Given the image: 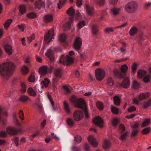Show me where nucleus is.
Segmentation results:
<instances>
[{
	"label": "nucleus",
	"mask_w": 151,
	"mask_h": 151,
	"mask_svg": "<svg viewBox=\"0 0 151 151\" xmlns=\"http://www.w3.org/2000/svg\"><path fill=\"white\" fill-rule=\"evenodd\" d=\"M71 101L76 107L81 109L80 110H76L73 113V117L76 121H79L83 117V112L86 117L88 118L89 117L88 109L84 100L81 98L77 99L76 96H73L71 98Z\"/></svg>",
	"instance_id": "obj_1"
},
{
	"label": "nucleus",
	"mask_w": 151,
	"mask_h": 151,
	"mask_svg": "<svg viewBox=\"0 0 151 151\" xmlns=\"http://www.w3.org/2000/svg\"><path fill=\"white\" fill-rule=\"evenodd\" d=\"M14 70L15 65L12 63L7 62L0 65V74L4 79H8Z\"/></svg>",
	"instance_id": "obj_2"
},
{
	"label": "nucleus",
	"mask_w": 151,
	"mask_h": 151,
	"mask_svg": "<svg viewBox=\"0 0 151 151\" xmlns=\"http://www.w3.org/2000/svg\"><path fill=\"white\" fill-rule=\"evenodd\" d=\"M138 4L134 1L130 2L125 6V11L128 13H133L135 12L137 9Z\"/></svg>",
	"instance_id": "obj_3"
},
{
	"label": "nucleus",
	"mask_w": 151,
	"mask_h": 151,
	"mask_svg": "<svg viewBox=\"0 0 151 151\" xmlns=\"http://www.w3.org/2000/svg\"><path fill=\"white\" fill-rule=\"evenodd\" d=\"M75 13V10L72 6L68 9L66 12L67 14L70 16L71 17L70 18L69 22L66 24V30L69 29L70 28V24L72 23L74 21V17Z\"/></svg>",
	"instance_id": "obj_4"
},
{
	"label": "nucleus",
	"mask_w": 151,
	"mask_h": 151,
	"mask_svg": "<svg viewBox=\"0 0 151 151\" xmlns=\"http://www.w3.org/2000/svg\"><path fill=\"white\" fill-rule=\"evenodd\" d=\"M73 58L68 55H62L59 60L60 63H63L64 65H69L73 63Z\"/></svg>",
	"instance_id": "obj_5"
},
{
	"label": "nucleus",
	"mask_w": 151,
	"mask_h": 151,
	"mask_svg": "<svg viewBox=\"0 0 151 151\" xmlns=\"http://www.w3.org/2000/svg\"><path fill=\"white\" fill-rule=\"evenodd\" d=\"M128 67L126 64H124L122 65L121 68V72L119 70L115 69L114 70V75L119 78H124V76L123 75L122 73H125L127 70Z\"/></svg>",
	"instance_id": "obj_6"
},
{
	"label": "nucleus",
	"mask_w": 151,
	"mask_h": 151,
	"mask_svg": "<svg viewBox=\"0 0 151 151\" xmlns=\"http://www.w3.org/2000/svg\"><path fill=\"white\" fill-rule=\"evenodd\" d=\"M6 132L4 131L0 132V137L4 138L6 137L7 134L11 135H15L17 133V131L13 128L11 127H9L7 128Z\"/></svg>",
	"instance_id": "obj_7"
},
{
	"label": "nucleus",
	"mask_w": 151,
	"mask_h": 151,
	"mask_svg": "<svg viewBox=\"0 0 151 151\" xmlns=\"http://www.w3.org/2000/svg\"><path fill=\"white\" fill-rule=\"evenodd\" d=\"M147 71L143 69H139L137 72V76L139 78H142L145 77L143 78V81L145 83L148 82L150 79V77L149 75H146Z\"/></svg>",
	"instance_id": "obj_8"
},
{
	"label": "nucleus",
	"mask_w": 151,
	"mask_h": 151,
	"mask_svg": "<svg viewBox=\"0 0 151 151\" xmlns=\"http://www.w3.org/2000/svg\"><path fill=\"white\" fill-rule=\"evenodd\" d=\"M62 77L61 69L60 68L56 69L55 72V76L52 80V83L55 88V86L57 84L58 80Z\"/></svg>",
	"instance_id": "obj_9"
},
{
	"label": "nucleus",
	"mask_w": 151,
	"mask_h": 151,
	"mask_svg": "<svg viewBox=\"0 0 151 151\" xmlns=\"http://www.w3.org/2000/svg\"><path fill=\"white\" fill-rule=\"evenodd\" d=\"M54 35V31L53 28L49 30L45 34L44 37V40L47 43H49L53 38Z\"/></svg>",
	"instance_id": "obj_10"
},
{
	"label": "nucleus",
	"mask_w": 151,
	"mask_h": 151,
	"mask_svg": "<svg viewBox=\"0 0 151 151\" xmlns=\"http://www.w3.org/2000/svg\"><path fill=\"white\" fill-rule=\"evenodd\" d=\"M95 74L96 79L99 81L101 80L105 76L104 70L101 69H97L96 70Z\"/></svg>",
	"instance_id": "obj_11"
},
{
	"label": "nucleus",
	"mask_w": 151,
	"mask_h": 151,
	"mask_svg": "<svg viewBox=\"0 0 151 151\" xmlns=\"http://www.w3.org/2000/svg\"><path fill=\"white\" fill-rule=\"evenodd\" d=\"M82 44V39L78 37H77L73 42V46L75 49L79 50Z\"/></svg>",
	"instance_id": "obj_12"
},
{
	"label": "nucleus",
	"mask_w": 151,
	"mask_h": 151,
	"mask_svg": "<svg viewBox=\"0 0 151 151\" xmlns=\"http://www.w3.org/2000/svg\"><path fill=\"white\" fill-rule=\"evenodd\" d=\"M85 9L86 13L89 16L93 15L94 11V8L93 7L86 4L85 5Z\"/></svg>",
	"instance_id": "obj_13"
},
{
	"label": "nucleus",
	"mask_w": 151,
	"mask_h": 151,
	"mask_svg": "<svg viewBox=\"0 0 151 151\" xmlns=\"http://www.w3.org/2000/svg\"><path fill=\"white\" fill-rule=\"evenodd\" d=\"M93 123L96 125L101 128L103 127L104 121L100 116L95 117L93 120Z\"/></svg>",
	"instance_id": "obj_14"
},
{
	"label": "nucleus",
	"mask_w": 151,
	"mask_h": 151,
	"mask_svg": "<svg viewBox=\"0 0 151 151\" xmlns=\"http://www.w3.org/2000/svg\"><path fill=\"white\" fill-rule=\"evenodd\" d=\"M45 3L42 0H37L35 4V9H39L44 7Z\"/></svg>",
	"instance_id": "obj_15"
},
{
	"label": "nucleus",
	"mask_w": 151,
	"mask_h": 151,
	"mask_svg": "<svg viewBox=\"0 0 151 151\" xmlns=\"http://www.w3.org/2000/svg\"><path fill=\"white\" fill-rule=\"evenodd\" d=\"M88 140L93 147H96L97 146L98 143L95 138L93 136H89L88 137Z\"/></svg>",
	"instance_id": "obj_16"
},
{
	"label": "nucleus",
	"mask_w": 151,
	"mask_h": 151,
	"mask_svg": "<svg viewBox=\"0 0 151 151\" xmlns=\"http://www.w3.org/2000/svg\"><path fill=\"white\" fill-rule=\"evenodd\" d=\"M130 83L129 79L127 78H126L122 83L120 84V86L124 88H127L129 86Z\"/></svg>",
	"instance_id": "obj_17"
},
{
	"label": "nucleus",
	"mask_w": 151,
	"mask_h": 151,
	"mask_svg": "<svg viewBox=\"0 0 151 151\" xmlns=\"http://www.w3.org/2000/svg\"><path fill=\"white\" fill-rule=\"evenodd\" d=\"M45 54L46 57L48 58L51 61H53L54 56L53 51L52 50L50 49L48 50Z\"/></svg>",
	"instance_id": "obj_18"
},
{
	"label": "nucleus",
	"mask_w": 151,
	"mask_h": 151,
	"mask_svg": "<svg viewBox=\"0 0 151 151\" xmlns=\"http://www.w3.org/2000/svg\"><path fill=\"white\" fill-rule=\"evenodd\" d=\"M4 47L6 52L9 55H11L12 52V47L8 44L6 43L4 45Z\"/></svg>",
	"instance_id": "obj_19"
},
{
	"label": "nucleus",
	"mask_w": 151,
	"mask_h": 151,
	"mask_svg": "<svg viewBox=\"0 0 151 151\" xmlns=\"http://www.w3.org/2000/svg\"><path fill=\"white\" fill-rule=\"evenodd\" d=\"M44 21L46 23H49L52 22L53 19V16L51 14H48L45 15L44 17Z\"/></svg>",
	"instance_id": "obj_20"
},
{
	"label": "nucleus",
	"mask_w": 151,
	"mask_h": 151,
	"mask_svg": "<svg viewBox=\"0 0 151 151\" xmlns=\"http://www.w3.org/2000/svg\"><path fill=\"white\" fill-rule=\"evenodd\" d=\"M40 73L42 75H45L47 73V68L46 66L40 67L39 69Z\"/></svg>",
	"instance_id": "obj_21"
},
{
	"label": "nucleus",
	"mask_w": 151,
	"mask_h": 151,
	"mask_svg": "<svg viewBox=\"0 0 151 151\" xmlns=\"http://www.w3.org/2000/svg\"><path fill=\"white\" fill-rule=\"evenodd\" d=\"M64 107L66 112L67 114H70L71 113L69 105L65 101L64 103Z\"/></svg>",
	"instance_id": "obj_22"
},
{
	"label": "nucleus",
	"mask_w": 151,
	"mask_h": 151,
	"mask_svg": "<svg viewBox=\"0 0 151 151\" xmlns=\"http://www.w3.org/2000/svg\"><path fill=\"white\" fill-rule=\"evenodd\" d=\"M19 100L23 102L26 103L30 100L29 98L25 95H22L20 96Z\"/></svg>",
	"instance_id": "obj_23"
},
{
	"label": "nucleus",
	"mask_w": 151,
	"mask_h": 151,
	"mask_svg": "<svg viewBox=\"0 0 151 151\" xmlns=\"http://www.w3.org/2000/svg\"><path fill=\"white\" fill-rule=\"evenodd\" d=\"M105 0H94L95 4L101 6L104 5Z\"/></svg>",
	"instance_id": "obj_24"
},
{
	"label": "nucleus",
	"mask_w": 151,
	"mask_h": 151,
	"mask_svg": "<svg viewBox=\"0 0 151 151\" xmlns=\"http://www.w3.org/2000/svg\"><path fill=\"white\" fill-rule=\"evenodd\" d=\"M110 147V144L109 141L107 139H105L103 144V148L104 149H108Z\"/></svg>",
	"instance_id": "obj_25"
},
{
	"label": "nucleus",
	"mask_w": 151,
	"mask_h": 151,
	"mask_svg": "<svg viewBox=\"0 0 151 151\" xmlns=\"http://www.w3.org/2000/svg\"><path fill=\"white\" fill-rule=\"evenodd\" d=\"M137 29L136 27H132L130 30L129 33L130 35L133 36L137 33Z\"/></svg>",
	"instance_id": "obj_26"
},
{
	"label": "nucleus",
	"mask_w": 151,
	"mask_h": 151,
	"mask_svg": "<svg viewBox=\"0 0 151 151\" xmlns=\"http://www.w3.org/2000/svg\"><path fill=\"white\" fill-rule=\"evenodd\" d=\"M113 101L114 104L116 105H119L120 101V98L118 96H114L113 98Z\"/></svg>",
	"instance_id": "obj_27"
},
{
	"label": "nucleus",
	"mask_w": 151,
	"mask_h": 151,
	"mask_svg": "<svg viewBox=\"0 0 151 151\" xmlns=\"http://www.w3.org/2000/svg\"><path fill=\"white\" fill-rule=\"evenodd\" d=\"M92 33L95 35H96L98 34V30L97 29V26L96 25H93L92 26Z\"/></svg>",
	"instance_id": "obj_28"
},
{
	"label": "nucleus",
	"mask_w": 151,
	"mask_h": 151,
	"mask_svg": "<svg viewBox=\"0 0 151 151\" xmlns=\"http://www.w3.org/2000/svg\"><path fill=\"white\" fill-rule=\"evenodd\" d=\"M28 68L26 66L24 65L21 68V72L23 74H27L29 72Z\"/></svg>",
	"instance_id": "obj_29"
},
{
	"label": "nucleus",
	"mask_w": 151,
	"mask_h": 151,
	"mask_svg": "<svg viewBox=\"0 0 151 151\" xmlns=\"http://www.w3.org/2000/svg\"><path fill=\"white\" fill-rule=\"evenodd\" d=\"M150 93H146L145 94L143 93L140 94L139 96V99L140 100L142 99L148 98L149 96Z\"/></svg>",
	"instance_id": "obj_30"
},
{
	"label": "nucleus",
	"mask_w": 151,
	"mask_h": 151,
	"mask_svg": "<svg viewBox=\"0 0 151 151\" xmlns=\"http://www.w3.org/2000/svg\"><path fill=\"white\" fill-rule=\"evenodd\" d=\"M66 122L69 126L72 127L74 125V121L72 119L70 118H67Z\"/></svg>",
	"instance_id": "obj_31"
},
{
	"label": "nucleus",
	"mask_w": 151,
	"mask_h": 151,
	"mask_svg": "<svg viewBox=\"0 0 151 151\" xmlns=\"http://www.w3.org/2000/svg\"><path fill=\"white\" fill-rule=\"evenodd\" d=\"M12 21V19H9L7 20L4 24V26L6 29H8Z\"/></svg>",
	"instance_id": "obj_32"
},
{
	"label": "nucleus",
	"mask_w": 151,
	"mask_h": 151,
	"mask_svg": "<svg viewBox=\"0 0 151 151\" xmlns=\"http://www.w3.org/2000/svg\"><path fill=\"white\" fill-rule=\"evenodd\" d=\"M111 110L112 113L114 114H118L119 111V109L118 108L111 106Z\"/></svg>",
	"instance_id": "obj_33"
},
{
	"label": "nucleus",
	"mask_w": 151,
	"mask_h": 151,
	"mask_svg": "<svg viewBox=\"0 0 151 151\" xmlns=\"http://www.w3.org/2000/svg\"><path fill=\"white\" fill-rule=\"evenodd\" d=\"M27 91L29 95L33 96H35L36 95V93L34 91L33 89L31 87L28 88Z\"/></svg>",
	"instance_id": "obj_34"
},
{
	"label": "nucleus",
	"mask_w": 151,
	"mask_h": 151,
	"mask_svg": "<svg viewBox=\"0 0 151 151\" xmlns=\"http://www.w3.org/2000/svg\"><path fill=\"white\" fill-rule=\"evenodd\" d=\"M67 0H60L59 3L58 4V8L60 9L66 1Z\"/></svg>",
	"instance_id": "obj_35"
},
{
	"label": "nucleus",
	"mask_w": 151,
	"mask_h": 151,
	"mask_svg": "<svg viewBox=\"0 0 151 151\" xmlns=\"http://www.w3.org/2000/svg\"><path fill=\"white\" fill-rule=\"evenodd\" d=\"M26 10V6L24 5H22L19 6V11L22 14L25 13Z\"/></svg>",
	"instance_id": "obj_36"
},
{
	"label": "nucleus",
	"mask_w": 151,
	"mask_h": 151,
	"mask_svg": "<svg viewBox=\"0 0 151 151\" xmlns=\"http://www.w3.org/2000/svg\"><path fill=\"white\" fill-rule=\"evenodd\" d=\"M49 80L47 78H45L42 81L41 84L42 85H43L45 87H47L49 83Z\"/></svg>",
	"instance_id": "obj_37"
},
{
	"label": "nucleus",
	"mask_w": 151,
	"mask_h": 151,
	"mask_svg": "<svg viewBox=\"0 0 151 151\" xmlns=\"http://www.w3.org/2000/svg\"><path fill=\"white\" fill-rule=\"evenodd\" d=\"M150 123V121L149 119H146L142 122L141 125L142 127H144L147 126Z\"/></svg>",
	"instance_id": "obj_38"
},
{
	"label": "nucleus",
	"mask_w": 151,
	"mask_h": 151,
	"mask_svg": "<svg viewBox=\"0 0 151 151\" xmlns=\"http://www.w3.org/2000/svg\"><path fill=\"white\" fill-rule=\"evenodd\" d=\"M151 105V100H149L147 102L144 103L143 107L144 109H146L150 106Z\"/></svg>",
	"instance_id": "obj_39"
},
{
	"label": "nucleus",
	"mask_w": 151,
	"mask_h": 151,
	"mask_svg": "<svg viewBox=\"0 0 151 151\" xmlns=\"http://www.w3.org/2000/svg\"><path fill=\"white\" fill-rule=\"evenodd\" d=\"M128 134V133L127 132H126L125 133L122 134L120 137V139L122 141L126 139L127 137Z\"/></svg>",
	"instance_id": "obj_40"
},
{
	"label": "nucleus",
	"mask_w": 151,
	"mask_h": 151,
	"mask_svg": "<svg viewBox=\"0 0 151 151\" xmlns=\"http://www.w3.org/2000/svg\"><path fill=\"white\" fill-rule=\"evenodd\" d=\"M59 39L61 42H66V37L65 35L62 34L60 36Z\"/></svg>",
	"instance_id": "obj_41"
},
{
	"label": "nucleus",
	"mask_w": 151,
	"mask_h": 151,
	"mask_svg": "<svg viewBox=\"0 0 151 151\" xmlns=\"http://www.w3.org/2000/svg\"><path fill=\"white\" fill-rule=\"evenodd\" d=\"M137 64L134 63H133L132 66V72L133 74L137 70Z\"/></svg>",
	"instance_id": "obj_42"
},
{
	"label": "nucleus",
	"mask_w": 151,
	"mask_h": 151,
	"mask_svg": "<svg viewBox=\"0 0 151 151\" xmlns=\"http://www.w3.org/2000/svg\"><path fill=\"white\" fill-rule=\"evenodd\" d=\"M96 104L98 108L100 110H102L103 109V104L101 102L97 101L96 103Z\"/></svg>",
	"instance_id": "obj_43"
},
{
	"label": "nucleus",
	"mask_w": 151,
	"mask_h": 151,
	"mask_svg": "<svg viewBox=\"0 0 151 151\" xmlns=\"http://www.w3.org/2000/svg\"><path fill=\"white\" fill-rule=\"evenodd\" d=\"M150 127L146 128L142 130V133L143 134H146L150 132Z\"/></svg>",
	"instance_id": "obj_44"
},
{
	"label": "nucleus",
	"mask_w": 151,
	"mask_h": 151,
	"mask_svg": "<svg viewBox=\"0 0 151 151\" xmlns=\"http://www.w3.org/2000/svg\"><path fill=\"white\" fill-rule=\"evenodd\" d=\"M133 88L134 89H137L139 88V84L136 81H134L132 84Z\"/></svg>",
	"instance_id": "obj_45"
},
{
	"label": "nucleus",
	"mask_w": 151,
	"mask_h": 151,
	"mask_svg": "<svg viewBox=\"0 0 151 151\" xmlns=\"http://www.w3.org/2000/svg\"><path fill=\"white\" fill-rule=\"evenodd\" d=\"M13 116L14 122L17 125H19V124L17 118L16 114L14 113L13 114Z\"/></svg>",
	"instance_id": "obj_46"
},
{
	"label": "nucleus",
	"mask_w": 151,
	"mask_h": 151,
	"mask_svg": "<svg viewBox=\"0 0 151 151\" xmlns=\"http://www.w3.org/2000/svg\"><path fill=\"white\" fill-rule=\"evenodd\" d=\"M107 82L108 85L111 86L114 84V81L111 78H109L107 80Z\"/></svg>",
	"instance_id": "obj_47"
},
{
	"label": "nucleus",
	"mask_w": 151,
	"mask_h": 151,
	"mask_svg": "<svg viewBox=\"0 0 151 151\" xmlns=\"http://www.w3.org/2000/svg\"><path fill=\"white\" fill-rule=\"evenodd\" d=\"M35 38V37L34 34H32L29 36L28 37H27L28 42L30 43Z\"/></svg>",
	"instance_id": "obj_48"
},
{
	"label": "nucleus",
	"mask_w": 151,
	"mask_h": 151,
	"mask_svg": "<svg viewBox=\"0 0 151 151\" xmlns=\"http://www.w3.org/2000/svg\"><path fill=\"white\" fill-rule=\"evenodd\" d=\"M74 140L76 143H79L81 141V137L79 135H76L75 137Z\"/></svg>",
	"instance_id": "obj_49"
},
{
	"label": "nucleus",
	"mask_w": 151,
	"mask_h": 151,
	"mask_svg": "<svg viewBox=\"0 0 151 151\" xmlns=\"http://www.w3.org/2000/svg\"><path fill=\"white\" fill-rule=\"evenodd\" d=\"M63 88L64 90V92L65 93L68 94L70 93V89L67 86L64 85L63 86Z\"/></svg>",
	"instance_id": "obj_50"
},
{
	"label": "nucleus",
	"mask_w": 151,
	"mask_h": 151,
	"mask_svg": "<svg viewBox=\"0 0 151 151\" xmlns=\"http://www.w3.org/2000/svg\"><path fill=\"white\" fill-rule=\"evenodd\" d=\"M86 23L84 21H80L78 24V27L79 29H81L82 27L84 26Z\"/></svg>",
	"instance_id": "obj_51"
},
{
	"label": "nucleus",
	"mask_w": 151,
	"mask_h": 151,
	"mask_svg": "<svg viewBox=\"0 0 151 151\" xmlns=\"http://www.w3.org/2000/svg\"><path fill=\"white\" fill-rule=\"evenodd\" d=\"M119 9L118 8H113L111 9V11L114 15L117 14L119 12Z\"/></svg>",
	"instance_id": "obj_52"
},
{
	"label": "nucleus",
	"mask_w": 151,
	"mask_h": 151,
	"mask_svg": "<svg viewBox=\"0 0 151 151\" xmlns=\"http://www.w3.org/2000/svg\"><path fill=\"white\" fill-rule=\"evenodd\" d=\"M119 123V121L118 119L117 118L114 119L112 121V123L113 126L116 127Z\"/></svg>",
	"instance_id": "obj_53"
},
{
	"label": "nucleus",
	"mask_w": 151,
	"mask_h": 151,
	"mask_svg": "<svg viewBox=\"0 0 151 151\" xmlns=\"http://www.w3.org/2000/svg\"><path fill=\"white\" fill-rule=\"evenodd\" d=\"M27 17L30 18H35L37 15L36 14L34 13L31 12L29 13L27 15Z\"/></svg>",
	"instance_id": "obj_54"
},
{
	"label": "nucleus",
	"mask_w": 151,
	"mask_h": 151,
	"mask_svg": "<svg viewBox=\"0 0 151 151\" xmlns=\"http://www.w3.org/2000/svg\"><path fill=\"white\" fill-rule=\"evenodd\" d=\"M35 80V76L34 74L32 73L29 76V81L30 82H33Z\"/></svg>",
	"instance_id": "obj_55"
},
{
	"label": "nucleus",
	"mask_w": 151,
	"mask_h": 151,
	"mask_svg": "<svg viewBox=\"0 0 151 151\" xmlns=\"http://www.w3.org/2000/svg\"><path fill=\"white\" fill-rule=\"evenodd\" d=\"M21 91L22 92H24L26 91V85L24 83H22L21 84Z\"/></svg>",
	"instance_id": "obj_56"
},
{
	"label": "nucleus",
	"mask_w": 151,
	"mask_h": 151,
	"mask_svg": "<svg viewBox=\"0 0 151 151\" xmlns=\"http://www.w3.org/2000/svg\"><path fill=\"white\" fill-rule=\"evenodd\" d=\"M120 131L122 133L125 131V128L124 126L122 124H120L119 126Z\"/></svg>",
	"instance_id": "obj_57"
},
{
	"label": "nucleus",
	"mask_w": 151,
	"mask_h": 151,
	"mask_svg": "<svg viewBox=\"0 0 151 151\" xmlns=\"http://www.w3.org/2000/svg\"><path fill=\"white\" fill-rule=\"evenodd\" d=\"M19 116L20 118L22 120H23L24 119V114L23 111L22 110L20 111L19 112Z\"/></svg>",
	"instance_id": "obj_58"
},
{
	"label": "nucleus",
	"mask_w": 151,
	"mask_h": 151,
	"mask_svg": "<svg viewBox=\"0 0 151 151\" xmlns=\"http://www.w3.org/2000/svg\"><path fill=\"white\" fill-rule=\"evenodd\" d=\"M18 27L20 30L23 32L24 29L26 27V26L25 24H22L20 25H18Z\"/></svg>",
	"instance_id": "obj_59"
},
{
	"label": "nucleus",
	"mask_w": 151,
	"mask_h": 151,
	"mask_svg": "<svg viewBox=\"0 0 151 151\" xmlns=\"http://www.w3.org/2000/svg\"><path fill=\"white\" fill-rule=\"evenodd\" d=\"M15 145L17 147L19 145V138L17 137H15L13 139Z\"/></svg>",
	"instance_id": "obj_60"
},
{
	"label": "nucleus",
	"mask_w": 151,
	"mask_h": 151,
	"mask_svg": "<svg viewBox=\"0 0 151 151\" xmlns=\"http://www.w3.org/2000/svg\"><path fill=\"white\" fill-rule=\"evenodd\" d=\"M72 151H81L80 148L76 146H73L71 148Z\"/></svg>",
	"instance_id": "obj_61"
},
{
	"label": "nucleus",
	"mask_w": 151,
	"mask_h": 151,
	"mask_svg": "<svg viewBox=\"0 0 151 151\" xmlns=\"http://www.w3.org/2000/svg\"><path fill=\"white\" fill-rule=\"evenodd\" d=\"M48 98H49V100L50 101V102L52 105L53 110L54 111H55L56 110V108L54 106V102L53 101H52V99L50 98L49 96H48Z\"/></svg>",
	"instance_id": "obj_62"
},
{
	"label": "nucleus",
	"mask_w": 151,
	"mask_h": 151,
	"mask_svg": "<svg viewBox=\"0 0 151 151\" xmlns=\"http://www.w3.org/2000/svg\"><path fill=\"white\" fill-rule=\"evenodd\" d=\"M113 31V29L111 28H106L105 29V32L106 33H108L110 32H112Z\"/></svg>",
	"instance_id": "obj_63"
},
{
	"label": "nucleus",
	"mask_w": 151,
	"mask_h": 151,
	"mask_svg": "<svg viewBox=\"0 0 151 151\" xmlns=\"http://www.w3.org/2000/svg\"><path fill=\"white\" fill-rule=\"evenodd\" d=\"M136 108L135 107L133 106H130L129 108H128V111L129 112H132L135 111Z\"/></svg>",
	"instance_id": "obj_64"
}]
</instances>
